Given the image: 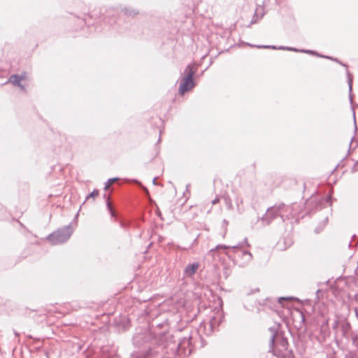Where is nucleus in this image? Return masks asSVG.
Instances as JSON below:
<instances>
[{
    "label": "nucleus",
    "mask_w": 358,
    "mask_h": 358,
    "mask_svg": "<svg viewBox=\"0 0 358 358\" xmlns=\"http://www.w3.org/2000/svg\"><path fill=\"white\" fill-rule=\"evenodd\" d=\"M196 70L197 66L195 64H190L187 67V76L181 80L180 84L179 91L181 94H184L185 92L194 87L193 76Z\"/></svg>",
    "instance_id": "1"
},
{
    "label": "nucleus",
    "mask_w": 358,
    "mask_h": 358,
    "mask_svg": "<svg viewBox=\"0 0 358 358\" xmlns=\"http://www.w3.org/2000/svg\"><path fill=\"white\" fill-rule=\"evenodd\" d=\"M271 341L273 350L280 353L287 350L288 342L283 336L276 334L273 336Z\"/></svg>",
    "instance_id": "2"
},
{
    "label": "nucleus",
    "mask_w": 358,
    "mask_h": 358,
    "mask_svg": "<svg viewBox=\"0 0 358 358\" xmlns=\"http://www.w3.org/2000/svg\"><path fill=\"white\" fill-rule=\"evenodd\" d=\"M264 14V7L262 6H257L255 9L254 16L250 22H257L262 18Z\"/></svg>",
    "instance_id": "3"
},
{
    "label": "nucleus",
    "mask_w": 358,
    "mask_h": 358,
    "mask_svg": "<svg viewBox=\"0 0 358 358\" xmlns=\"http://www.w3.org/2000/svg\"><path fill=\"white\" fill-rule=\"evenodd\" d=\"M121 11L127 17H134L139 13L138 10L131 7H120Z\"/></svg>",
    "instance_id": "4"
},
{
    "label": "nucleus",
    "mask_w": 358,
    "mask_h": 358,
    "mask_svg": "<svg viewBox=\"0 0 358 358\" xmlns=\"http://www.w3.org/2000/svg\"><path fill=\"white\" fill-rule=\"evenodd\" d=\"M26 78H27V76H26L25 73L23 74V75H21V76L12 75L9 78L8 82L13 83L15 85H17V86L21 87V85L20 84V81L23 80H25Z\"/></svg>",
    "instance_id": "5"
},
{
    "label": "nucleus",
    "mask_w": 358,
    "mask_h": 358,
    "mask_svg": "<svg viewBox=\"0 0 358 358\" xmlns=\"http://www.w3.org/2000/svg\"><path fill=\"white\" fill-rule=\"evenodd\" d=\"M199 266V263H194L188 265L185 270V274L187 276H192L198 270Z\"/></svg>",
    "instance_id": "6"
},
{
    "label": "nucleus",
    "mask_w": 358,
    "mask_h": 358,
    "mask_svg": "<svg viewBox=\"0 0 358 358\" xmlns=\"http://www.w3.org/2000/svg\"><path fill=\"white\" fill-rule=\"evenodd\" d=\"M280 209V206L275 207H271L268 208L266 211V216L268 219H273L275 217V215L279 213Z\"/></svg>",
    "instance_id": "7"
},
{
    "label": "nucleus",
    "mask_w": 358,
    "mask_h": 358,
    "mask_svg": "<svg viewBox=\"0 0 358 358\" xmlns=\"http://www.w3.org/2000/svg\"><path fill=\"white\" fill-rule=\"evenodd\" d=\"M117 180V178H111L109 179L106 184L105 189H108L110 185H112L115 181Z\"/></svg>",
    "instance_id": "8"
},
{
    "label": "nucleus",
    "mask_w": 358,
    "mask_h": 358,
    "mask_svg": "<svg viewBox=\"0 0 358 358\" xmlns=\"http://www.w3.org/2000/svg\"><path fill=\"white\" fill-rule=\"evenodd\" d=\"M99 190L97 189H95L94 190L89 196L87 198H95L96 196H97L99 195Z\"/></svg>",
    "instance_id": "9"
},
{
    "label": "nucleus",
    "mask_w": 358,
    "mask_h": 358,
    "mask_svg": "<svg viewBox=\"0 0 358 358\" xmlns=\"http://www.w3.org/2000/svg\"><path fill=\"white\" fill-rule=\"evenodd\" d=\"M290 299H291V298H289V297H287V298L281 297V298L279 299V302L281 303L282 301H283V300L289 301Z\"/></svg>",
    "instance_id": "10"
},
{
    "label": "nucleus",
    "mask_w": 358,
    "mask_h": 358,
    "mask_svg": "<svg viewBox=\"0 0 358 358\" xmlns=\"http://www.w3.org/2000/svg\"><path fill=\"white\" fill-rule=\"evenodd\" d=\"M353 170H354L355 171H358V161L355 163V166H354V167H353Z\"/></svg>",
    "instance_id": "11"
},
{
    "label": "nucleus",
    "mask_w": 358,
    "mask_h": 358,
    "mask_svg": "<svg viewBox=\"0 0 358 358\" xmlns=\"http://www.w3.org/2000/svg\"><path fill=\"white\" fill-rule=\"evenodd\" d=\"M219 202H220V199H219V198H216L215 200H213V201H212V203H213V205H215V204H216V203H219Z\"/></svg>",
    "instance_id": "12"
},
{
    "label": "nucleus",
    "mask_w": 358,
    "mask_h": 358,
    "mask_svg": "<svg viewBox=\"0 0 358 358\" xmlns=\"http://www.w3.org/2000/svg\"><path fill=\"white\" fill-rule=\"evenodd\" d=\"M107 205H108L109 210L111 212V213H113V209H112L111 203L110 202H108Z\"/></svg>",
    "instance_id": "13"
}]
</instances>
